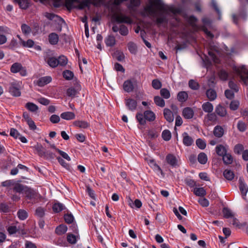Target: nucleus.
<instances>
[{
  "instance_id": "nucleus-22",
  "label": "nucleus",
  "mask_w": 248,
  "mask_h": 248,
  "mask_svg": "<svg viewBox=\"0 0 248 248\" xmlns=\"http://www.w3.org/2000/svg\"><path fill=\"white\" fill-rule=\"evenodd\" d=\"M73 124L74 126L81 128H87L90 125L89 124L85 121H76L74 122Z\"/></svg>"
},
{
  "instance_id": "nucleus-21",
  "label": "nucleus",
  "mask_w": 248,
  "mask_h": 248,
  "mask_svg": "<svg viewBox=\"0 0 248 248\" xmlns=\"http://www.w3.org/2000/svg\"><path fill=\"white\" fill-rule=\"evenodd\" d=\"M144 116L146 120L153 121L155 119V114L151 110H146L144 112Z\"/></svg>"
},
{
  "instance_id": "nucleus-16",
  "label": "nucleus",
  "mask_w": 248,
  "mask_h": 248,
  "mask_svg": "<svg viewBox=\"0 0 248 248\" xmlns=\"http://www.w3.org/2000/svg\"><path fill=\"white\" fill-rule=\"evenodd\" d=\"M79 0H65V5L68 9L78 8Z\"/></svg>"
},
{
  "instance_id": "nucleus-33",
  "label": "nucleus",
  "mask_w": 248,
  "mask_h": 248,
  "mask_svg": "<svg viewBox=\"0 0 248 248\" xmlns=\"http://www.w3.org/2000/svg\"><path fill=\"white\" fill-rule=\"evenodd\" d=\"M67 231V227L64 225H61L56 229V233L59 235H62L65 233Z\"/></svg>"
},
{
  "instance_id": "nucleus-11",
  "label": "nucleus",
  "mask_w": 248,
  "mask_h": 248,
  "mask_svg": "<svg viewBox=\"0 0 248 248\" xmlns=\"http://www.w3.org/2000/svg\"><path fill=\"white\" fill-rule=\"evenodd\" d=\"M29 199H34L38 197V194L31 188L26 186V189L23 193Z\"/></svg>"
},
{
  "instance_id": "nucleus-18",
  "label": "nucleus",
  "mask_w": 248,
  "mask_h": 248,
  "mask_svg": "<svg viewBox=\"0 0 248 248\" xmlns=\"http://www.w3.org/2000/svg\"><path fill=\"white\" fill-rule=\"evenodd\" d=\"M26 186L19 183H15L13 186V191L18 193L23 194Z\"/></svg>"
},
{
  "instance_id": "nucleus-58",
  "label": "nucleus",
  "mask_w": 248,
  "mask_h": 248,
  "mask_svg": "<svg viewBox=\"0 0 248 248\" xmlns=\"http://www.w3.org/2000/svg\"><path fill=\"white\" fill-rule=\"evenodd\" d=\"M10 30L5 26H0V35H4L10 33Z\"/></svg>"
},
{
  "instance_id": "nucleus-40",
  "label": "nucleus",
  "mask_w": 248,
  "mask_h": 248,
  "mask_svg": "<svg viewBox=\"0 0 248 248\" xmlns=\"http://www.w3.org/2000/svg\"><path fill=\"white\" fill-rule=\"evenodd\" d=\"M105 43L107 46H113L115 44V39L113 36H108L105 39Z\"/></svg>"
},
{
  "instance_id": "nucleus-10",
  "label": "nucleus",
  "mask_w": 248,
  "mask_h": 248,
  "mask_svg": "<svg viewBox=\"0 0 248 248\" xmlns=\"http://www.w3.org/2000/svg\"><path fill=\"white\" fill-rule=\"evenodd\" d=\"M125 104L128 109L131 111L136 110L137 107V101L132 98H126L125 99Z\"/></svg>"
},
{
  "instance_id": "nucleus-50",
  "label": "nucleus",
  "mask_w": 248,
  "mask_h": 248,
  "mask_svg": "<svg viewBox=\"0 0 248 248\" xmlns=\"http://www.w3.org/2000/svg\"><path fill=\"white\" fill-rule=\"evenodd\" d=\"M136 118L140 124L144 125L146 123V120L144 115L142 113H138L136 115Z\"/></svg>"
},
{
  "instance_id": "nucleus-17",
  "label": "nucleus",
  "mask_w": 248,
  "mask_h": 248,
  "mask_svg": "<svg viewBox=\"0 0 248 248\" xmlns=\"http://www.w3.org/2000/svg\"><path fill=\"white\" fill-rule=\"evenodd\" d=\"M183 143L187 146H190L193 143V139L188 135V134L185 132L182 135Z\"/></svg>"
},
{
  "instance_id": "nucleus-3",
  "label": "nucleus",
  "mask_w": 248,
  "mask_h": 248,
  "mask_svg": "<svg viewBox=\"0 0 248 248\" xmlns=\"http://www.w3.org/2000/svg\"><path fill=\"white\" fill-rule=\"evenodd\" d=\"M112 12L113 13V18L118 23H125L127 24H131L132 22L131 18L121 13L115 12L113 10Z\"/></svg>"
},
{
  "instance_id": "nucleus-49",
  "label": "nucleus",
  "mask_w": 248,
  "mask_h": 248,
  "mask_svg": "<svg viewBox=\"0 0 248 248\" xmlns=\"http://www.w3.org/2000/svg\"><path fill=\"white\" fill-rule=\"evenodd\" d=\"M237 127L240 132H244L247 128V125L245 123L242 121H239L237 123Z\"/></svg>"
},
{
  "instance_id": "nucleus-60",
  "label": "nucleus",
  "mask_w": 248,
  "mask_h": 248,
  "mask_svg": "<svg viewBox=\"0 0 248 248\" xmlns=\"http://www.w3.org/2000/svg\"><path fill=\"white\" fill-rule=\"evenodd\" d=\"M225 95L227 98L232 99L234 97V92L230 90H226L225 92Z\"/></svg>"
},
{
  "instance_id": "nucleus-15",
  "label": "nucleus",
  "mask_w": 248,
  "mask_h": 248,
  "mask_svg": "<svg viewBox=\"0 0 248 248\" xmlns=\"http://www.w3.org/2000/svg\"><path fill=\"white\" fill-rule=\"evenodd\" d=\"M215 112L218 115L222 117L226 116L227 114L226 108L220 104L216 107Z\"/></svg>"
},
{
  "instance_id": "nucleus-57",
  "label": "nucleus",
  "mask_w": 248,
  "mask_h": 248,
  "mask_svg": "<svg viewBox=\"0 0 248 248\" xmlns=\"http://www.w3.org/2000/svg\"><path fill=\"white\" fill-rule=\"evenodd\" d=\"M119 32L121 35L125 36L128 34V30L126 26L124 25H121L120 26L119 29Z\"/></svg>"
},
{
  "instance_id": "nucleus-31",
  "label": "nucleus",
  "mask_w": 248,
  "mask_h": 248,
  "mask_svg": "<svg viewBox=\"0 0 248 248\" xmlns=\"http://www.w3.org/2000/svg\"><path fill=\"white\" fill-rule=\"evenodd\" d=\"M206 95L210 101L214 100L217 96L215 91L212 89H209L206 91Z\"/></svg>"
},
{
  "instance_id": "nucleus-29",
  "label": "nucleus",
  "mask_w": 248,
  "mask_h": 248,
  "mask_svg": "<svg viewBox=\"0 0 248 248\" xmlns=\"http://www.w3.org/2000/svg\"><path fill=\"white\" fill-rule=\"evenodd\" d=\"M92 4L91 0H83L81 1L79 0L78 3V8L83 9L85 7H89Z\"/></svg>"
},
{
  "instance_id": "nucleus-4",
  "label": "nucleus",
  "mask_w": 248,
  "mask_h": 248,
  "mask_svg": "<svg viewBox=\"0 0 248 248\" xmlns=\"http://www.w3.org/2000/svg\"><path fill=\"white\" fill-rule=\"evenodd\" d=\"M10 71L13 73H19L21 76L25 77L27 75L26 69L18 62L13 63L11 67Z\"/></svg>"
},
{
  "instance_id": "nucleus-38",
  "label": "nucleus",
  "mask_w": 248,
  "mask_h": 248,
  "mask_svg": "<svg viewBox=\"0 0 248 248\" xmlns=\"http://www.w3.org/2000/svg\"><path fill=\"white\" fill-rule=\"evenodd\" d=\"M21 28L22 33L25 35H29L31 31L30 27L25 24H23L21 25Z\"/></svg>"
},
{
  "instance_id": "nucleus-30",
  "label": "nucleus",
  "mask_w": 248,
  "mask_h": 248,
  "mask_svg": "<svg viewBox=\"0 0 248 248\" xmlns=\"http://www.w3.org/2000/svg\"><path fill=\"white\" fill-rule=\"evenodd\" d=\"M25 107L30 111L32 112H36L38 110V106L31 102L26 103Z\"/></svg>"
},
{
  "instance_id": "nucleus-62",
  "label": "nucleus",
  "mask_w": 248,
  "mask_h": 248,
  "mask_svg": "<svg viewBox=\"0 0 248 248\" xmlns=\"http://www.w3.org/2000/svg\"><path fill=\"white\" fill-rule=\"evenodd\" d=\"M65 221L68 224L71 223L74 220V217L71 214H66L64 216Z\"/></svg>"
},
{
  "instance_id": "nucleus-24",
  "label": "nucleus",
  "mask_w": 248,
  "mask_h": 248,
  "mask_svg": "<svg viewBox=\"0 0 248 248\" xmlns=\"http://www.w3.org/2000/svg\"><path fill=\"white\" fill-rule=\"evenodd\" d=\"M214 134L216 137L218 138L222 137L224 134L223 128L220 125L215 126L214 129Z\"/></svg>"
},
{
  "instance_id": "nucleus-48",
  "label": "nucleus",
  "mask_w": 248,
  "mask_h": 248,
  "mask_svg": "<svg viewBox=\"0 0 248 248\" xmlns=\"http://www.w3.org/2000/svg\"><path fill=\"white\" fill-rule=\"evenodd\" d=\"M160 94L165 99H168L170 96V91L166 88L161 89Z\"/></svg>"
},
{
  "instance_id": "nucleus-34",
  "label": "nucleus",
  "mask_w": 248,
  "mask_h": 248,
  "mask_svg": "<svg viewBox=\"0 0 248 248\" xmlns=\"http://www.w3.org/2000/svg\"><path fill=\"white\" fill-rule=\"evenodd\" d=\"M223 175L228 180H232L234 177L233 172L230 170H225L223 172Z\"/></svg>"
},
{
  "instance_id": "nucleus-7",
  "label": "nucleus",
  "mask_w": 248,
  "mask_h": 248,
  "mask_svg": "<svg viewBox=\"0 0 248 248\" xmlns=\"http://www.w3.org/2000/svg\"><path fill=\"white\" fill-rule=\"evenodd\" d=\"M136 84V81L135 79L127 80L123 84L124 90L127 93L131 92L133 91Z\"/></svg>"
},
{
  "instance_id": "nucleus-32",
  "label": "nucleus",
  "mask_w": 248,
  "mask_h": 248,
  "mask_svg": "<svg viewBox=\"0 0 248 248\" xmlns=\"http://www.w3.org/2000/svg\"><path fill=\"white\" fill-rule=\"evenodd\" d=\"M64 205L60 202L55 203L52 207L53 210L55 213H59L64 209Z\"/></svg>"
},
{
  "instance_id": "nucleus-63",
  "label": "nucleus",
  "mask_w": 248,
  "mask_h": 248,
  "mask_svg": "<svg viewBox=\"0 0 248 248\" xmlns=\"http://www.w3.org/2000/svg\"><path fill=\"white\" fill-rule=\"evenodd\" d=\"M77 93V92L74 88H69L67 91V95L71 97H74L76 96Z\"/></svg>"
},
{
  "instance_id": "nucleus-41",
  "label": "nucleus",
  "mask_w": 248,
  "mask_h": 248,
  "mask_svg": "<svg viewBox=\"0 0 248 248\" xmlns=\"http://www.w3.org/2000/svg\"><path fill=\"white\" fill-rule=\"evenodd\" d=\"M128 49L129 51L132 53L135 54L137 51V47L135 44L132 42H129L127 44Z\"/></svg>"
},
{
  "instance_id": "nucleus-55",
  "label": "nucleus",
  "mask_w": 248,
  "mask_h": 248,
  "mask_svg": "<svg viewBox=\"0 0 248 248\" xmlns=\"http://www.w3.org/2000/svg\"><path fill=\"white\" fill-rule=\"evenodd\" d=\"M67 240L69 243L71 244H75L77 242L76 236L72 234H68L67 236Z\"/></svg>"
},
{
  "instance_id": "nucleus-59",
  "label": "nucleus",
  "mask_w": 248,
  "mask_h": 248,
  "mask_svg": "<svg viewBox=\"0 0 248 248\" xmlns=\"http://www.w3.org/2000/svg\"><path fill=\"white\" fill-rule=\"evenodd\" d=\"M45 215V210L42 207H38L35 211V215L38 217H42Z\"/></svg>"
},
{
  "instance_id": "nucleus-54",
  "label": "nucleus",
  "mask_w": 248,
  "mask_h": 248,
  "mask_svg": "<svg viewBox=\"0 0 248 248\" xmlns=\"http://www.w3.org/2000/svg\"><path fill=\"white\" fill-rule=\"evenodd\" d=\"M152 85L153 87L156 90L159 89L162 86L161 82L158 79H154L152 81Z\"/></svg>"
},
{
  "instance_id": "nucleus-26",
  "label": "nucleus",
  "mask_w": 248,
  "mask_h": 248,
  "mask_svg": "<svg viewBox=\"0 0 248 248\" xmlns=\"http://www.w3.org/2000/svg\"><path fill=\"white\" fill-rule=\"evenodd\" d=\"M222 159L224 164L227 165L232 164L233 160L232 155L228 153H227L226 154H225V155L222 156Z\"/></svg>"
},
{
  "instance_id": "nucleus-14",
  "label": "nucleus",
  "mask_w": 248,
  "mask_h": 248,
  "mask_svg": "<svg viewBox=\"0 0 248 248\" xmlns=\"http://www.w3.org/2000/svg\"><path fill=\"white\" fill-rule=\"evenodd\" d=\"M194 110L189 107L184 108L182 112L183 117L187 119H192L194 116Z\"/></svg>"
},
{
  "instance_id": "nucleus-20",
  "label": "nucleus",
  "mask_w": 248,
  "mask_h": 248,
  "mask_svg": "<svg viewBox=\"0 0 248 248\" xmlns=\"http://www.w3.org/2000/svg\"><path fill=\"white\" fill-rule=\"evenodd\" d=\"M61 117L66 120H71L75 118V115L72 112L67 111L62 113Z\"/></svg>"
},
{
  "instance_id": "nucleus-25",
  "label": "nucleus",
  "mask_w": 248,
  "mask_h": 248,
  "mask_svg": "<svg viewBox=\"0 0 248 248\" xmlns=\"http://www.w3.org/2000/svg\"><path fill=\"white\" fill-rule=\"evenodd\" d=\"M49 42L51 45H56L59 41V36L56 33H51L48 36Z\"/></svg>"
},
{
  "instance_id": "nucleus-64",
  "label": "nucleus",
  "mask_w": 248,
  "mask_h": 248,
  "mask_svg": "<svg viewBox=\"0 0 248 248\" xmlns=\"http://www.w3.org/2000/svg\"><path fill=\"white\" fill-rule=\"evenodd\" d=\"M229 86L234 92H237L239 90L237 85L232 81L229 82Z\"/></svg>"
},
{
  "instance_id": "nucleus-35",
  "label": "nucleus",
  "mask_w": 248,
  "mask_h": 248,
  "mask_svg": "<svg viewBox=\"0 0 248 248\" xmlns=\"http://www.w3.org/2000/svg\"><path fill=\"white\" fill-rule=\"evenodd\" d=\"M188 97V94L186 92H180L178 93L177 99L182 102H185L186 100Z\"/></svg>"
},
{
  "instance_id": "nucleus-5",
  "label": "nucleus",
  "mask_w": 248,
  "mask_h": 248,
  "mask_svg": "<svg viewBox=\"0 0 248 248\" xmlns=\"http://www.w3.org/2000/svg\"><path fill=\"white\" fill-rule=\"evenodd\" d=\"M21 82L20 81H14L10 83V87L9 88L10 93L14 96L18 97L20 96L21 92L20 88Z\"/></svg>"
},
{
  "instance_id": "nucleus-27",
  "label": "nucleus",
  "mask_w": 248,
  "mask_h": 248,
  "mask_svg": "<svg viewBox=\"0 0 248 248\" xmlns=\"http://www.w3.org/2000/svg\"><path fill=\"white\" fill-rule=\"evenodd\" d=\"M193 193L197 196L203 197L206 195V191L203 187H196L193 189Z\"/></svg>"
},
{
  "instance_id": "nucleus-36",
  "label": "nucleus",
  "mask_w": 248,
  "mask_h": 248,
  "mask_svg": "<svg viewBox=\"0 0 248 248\" xmlns=\"http://www.w3.org/2000/svg\"><path fill=\"white\" fill-rule=\"evenodd\" d=\"M198 161L202 164H205L207 161V157L204 153H200L198 156Z\"/></svg>"
},
{
  "instance_id": "nucleus-2",
  "label": "nucleus",
  "mask_w": 248,
  "mask_h": 248,
  "mask_svg": "<svg viewBox=\"0 0 248 248\" xmlns=\"http://www.w3.org/2000/svg\"><path fill=\"white\" fill-rule=\"evenodd\" d=\"M172 112L169 109L165 108L164 109V116L166 120L169 123L172 122L174 120V115H176L178 113V108L177 107L172 104L170 106Z\"/></svg>"
},
{
  "instance_id": "nucleus-61",
  "label": "nucleus",
  "mask_w": 248,
  "mask_h": 248,
  "mask_svg": "<svg viewBox=\"0 0 248 248\" xmlns=\"http://www.w3.org/2000/svg\"><path fill=\"white\" fill-rule=\"evenodd\" d=\"M189 87L193 90H197L199 88L198 83L194 80H190L188 83Z\"/></svg>"
},
{
  "instance_id": "nucleus-37",
  "label": "nucleus",
  "mask_w": 248,
  "mask_h": 248,
  "mask_svg": "<svg viewBox=\"0 0 248 248\" xmlns=\"http://www.w3.org/2000/svg\"><path fill=\"white\" fill-rule=\"evenodd\" d=\"M154 101L155 104L160 107L165 106V103L164 100L159 96H156L154 97Z\"/></svg>"
},
{
  "instance_id": "nucleus-52",
  "label": "nucleus",
  "mask_w": 248,
  "mask_h": 248,
  "mask_svg": "<svg viewBox=\"0 0 248 248\" xmlns=\"http://www.w3.org/2000/svg\"><path fill=\"white\" fill-rule=\"evenodd\" d=\"M244 146L241 144H236L234 148V152L237 154H240L244 150Z\"/></svg>"
},
{
  "instance_id": "nucleus-39",
  "label": "nucleus",
  "mask_w": 248,
  "mask_h": 248,
  "mask_svg": "<svg viewBox=\"0 0 248 248\" xmlns=\"http://www.w3.org/2000/svg\"><path fill=\"white\" fill-rule=\"evenodd\" d=\"M17 215L18 218L20 220H25L28 217V213L24 210L20 209L17 212Z\"/></svg>"
},
{
  "instance_id": "nucleus-53",
  "label": "nucleus",
  "mask_w": 248,
  "mask_h": 248,
  "mask_svg": "<svg viewBox=\"0 0 248 248\" xmlns=\"http://www.w3.org/2000/svg\"><path fill=\"white\" fill-rule=\"evenodd\" d=\"M18 3L20 7L23 9H27L29 6V3L27 0H18Z\"/></svg>"
},
{
  "instance_id": "nucleus-42",
  "label": "nucleus",
  "mask_w": 248,
  "mask_h": 248,
  "mask_svg": "<svg viewBox=\"0 0 248 248\" xmlns=\"http://www.w3.org/2000/svg\"><path fill=\"white\" fill-rule=\"evenodd\" d=\"M34 45V41L31 39H28L27 41L24 40L21 41V44L23 46L26 47H32Z\"/></svg>"
},
{
  "instance_id": "nucleus-12",
  "label": "nucleus",
  "mask_w": 248,
  "mask_h": 248,
  "mask_svg": "<svg viewBox=\"0 0 248 248\" xmlns=\"http://www.w3.org/2000/svg\"><path fill=\"white\" fill-rule=\"evenodd\" d=\"M228 150V146L226 145H223L222 144H219L216 147V152L217 154L221 156L225 155V154L227 153Z\"/></svg>"
},
{
  "instance_id": "nucleus-44",
  "label": "nucleus",
  "mask_w": 248,
  "mask_h": 248,
  "mask_svg": "<svg viewBox=\"0 0 248 248\" xmlns=\"http://www.w3.org/2000/svg\"><path fill=\"white\" fill-rule=\"evenodd\" d=\"M239 105L240 102L239 101L233 100L231 101L230 104V108L232 110H236L239 108Z\"/></svg>"
},
{
  "instance_id": "nucleus-23",
  "label": "nucleus",
  "mask_w": 248,
  "mask_h": 248,
  "mask_svg": "<svg viewBox=\"0 0 248 248\" xmlns=\"http://www.w3.org/2000/svg\"><path fill=\"white\" fill-rule=\"evenodd\" d=\"M202 108L204 112L211 113L213 111L214 107L211 103L206 102L202 105Z\"/></svg>"
},
{
  "instance_id": "nucleus-47",
  "label": "nucleus",
  "mask_w": 248,
  "mask_h": 248,
  "mask_svg": "<svg viewBox=\"0 0 248 248\" xmlns=\"http://www.w3.org/2000/svg\"><path fill=\"white\" fill-rule=\"evenodd\" d=\"M222 212L224 217L226 218H231L234 216L232 211L228 208H224Z\"/></svg>"
},
{
  "instance_id": "nucleus-6",
  "label": "nucleus",
  "mask_w": 248,
  "mask_h": 248,
  "mask_svg": "<svg viewBox=\"0 0 248 248\" xmlns=\"http://www.w3.org/2000/svg\"><path fill=\"white\" fill-rule=\"evenodd\" d=\"M239 188L243 198L245 199L248 191V186L244 181V180L241 177L239 179Z\"/></svg>"
},
{
  "instance_id": "nucleus-51",
  "label": "nucleus",
  "mask_w": 248,
  "mask_h": 248,
  "mask_svg": "<svg viewBox=\"0 0 248 248\" xmlns=\"http://www.w3.org/2000/svg\"><path fill=\"white\" fill-rule=\"evenodd\" d=\"M63 76L67 80H71L74 77V74L69 70H66L63 72Z\"/></svg>"
},
{
  "instance_id": "nucleus-56",
  "label": "nucleus",
  "mask_w": 248,
  "mask_h": 248,
  "mask_svg": "<svg viewBox=\"0 0 248 248\" xmlns=\"http://www.w3.org/2000/svg\"><path fill=\"white\" fill-rule=\"evenodd\" d=\"M196 144L198 147L201 149H204L206 147L205 142L200 139H199L196 140Z\"/></svg>"
},
{
  "instance_id": "nucleus-13",
  "label": "nucleus",
  "mask_w": 248,
  "mask_h": 248,
  "mask_svg": "<svg viewBox=\"0 0 248 248\" xmlns=\"http://www.w3.org/2000/svg\"><path fill=\"white\" fill-rule=\"evenodd\" d=\"M52 78L50 76H46L40 78L36 82V84L40 87H43L50 83Z\"/></svg>"
},
{
  "instance_id": "nucleus-8",
  "label": "nucleus",
  "mask_w": 248,
  "mask_h": 248,
  "mask_svg": "<svg viewBox=\"0 0 248 248\" xmlns=\"http://www.w3.org/2000/svg\"><path fill=\"white\" fill-rule=\"evenodd\" d=\"M235 71L241 76L244 80L248 79V70H247L244 65L239 67H235Z\"/></svg>"
},
{
  "instance_id": "nucleus-45",
  "label": "nucleus",
  "mask_w": 248,
  "mask_h": 248,
  "mask_svg": "<svg viewBox=\"0 0 248 248\" xmlns=\"http://www.w3.org/2000/svg\"><path fill=\"white\" fill-rule=\"evenodd\" d=\"M57 59L58 62H59V65L61 66H65L67 63V58L63 55L60 56Z\"/></svg>"
},
{
  "instance_id": "nucleus-19",
  "label": "nucleus",
  "mask_w": 248,
  "mask_h": 248,
  "mask_svg": "<svg viewBox=\"0 0 248 248\" xmlns=\"http://www.w3.org/2000/svg\"><path fill=\"white\" fill-rule=\"evenodd\" d=\"M46 61L49 66L52 68H55L59 65L58 59L55 57H49Z\"/></svg>"
},
{
  "instance_id": "nucleus-1",
  "label": "nucleus",
  "mask_w": 248,
  "mask_h": 248,
  "mask_svg": "<svg viewBox=\"0 0 248 248\" xmlns=\"http://www.w3.org/2000/svg\"><path fill=\"white\" fill-rule=\"evenodd\" d=\"M145 12L148 16L156 18L157 24H162L166 21V18L162 16H158L157 12L169 14H177L180 10L173 7L165 4L162 0H149V4L144 8Z\"/></svg>"
},
{
  "instance_id": "nucleus-9",
  "label": "nucleus",
  "mask_w": 248,
  "mask_h": 248,
  "mask_svg": "<svg viewBox=\"0 0 248 248\" xmlns=\"http://www.w3.org/2000/svg\"><path fill=\"white\" fill-rule=\"evenodd\" d=\"M167 162L173 167H176L179 165L178 159L173 155L169 154L166 156Z\"/></svg>"
},
{
  "instance_id": "nucleus-43",
  "label": "nucleus",
  "mask_w": 248,
  "mask_h": 248,
  "mask_svg": "<svg viewBox=\"0 0 248 248\" xmlns=\"http://www.w3.org/2000/svg\"><path fill=\"white\" fill-rule=\"evenodd\" d=\"M34 148L40 156H42L45 155L44 148L41 144H37L34 147Z\"/></svg>"
},
{
  "instance_id": "nucleus-28",
  "label": "nucleus",
  "mask_w": 248,
  "mask_h": 248,
  "mask_svg": "<svg viewBox=\"0 0 248 248\" xmlns=\"http://www.w3.org/2000/svg\"><path fill=\"white\" fill-rule=\"evenodd\" d=\"M217 119L216 115L215 113H210L205 117L204 121L206 123H209V124H210V122H214L217 121Z\"/></svg>"
},
{
  "instance_id": "nucleus-46",
  "label": "nucleus",
  "mask_w": 248,
  "mask_h": 248,
  "mask_svg": "<svg viewBox=\"0 0 248 248\" xmlns=\"http://www.w3.org/2000/svg\"><path fill=\"white\" fill-rule=\"evenodd\" d=\"M162 137L166 141L169 140L171 137L170 132L168 130H165L162 132Z\"/></svg>"
}]
</instances>
